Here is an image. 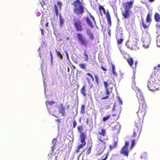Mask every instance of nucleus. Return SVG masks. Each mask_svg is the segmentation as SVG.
<instances>
[{"label":"nucleus","instance_id":"nucleus-1","mask_svg":"<svg viewBox=\"0 0 160 160\" xmlns=\"http://www.w3.org/2000/svg\"><path fill=\"white\" fill-rule=\"evenodd\" d=\"M46 103L49 113L56 117H58V114L56 112H58L54 109L56 105V102H54L53 101H47Z\"/></svg>","mask_w":160,"mask_h":160},{"label":"nucleus","instance_id":"nucleus-2","mask_svg":"<svg viewBox=\"0 0 160 160\" xmlns=\"http://www.w3.org/2000/svg\"><path fill=\"white\" fill-rule=\"evenodd\" d=\"M74 12L77 14H82L84 12L83 8L82 3L79 0H76L74 2Z\"/></svg>","mask_w":160,"mask_h":160},{"label":"nucleus","instance_id":"nucleus-3","mask_svg":"<svg viewBox=\"0 0 160 160\" xmlns=\"http://www.w3.org/2000/svg\"><path fill=\"white\" fill-rule=\"evenodd\" d=\"M141 98L142 105L141 106L140 103H139L140 106L138 111L137 112L138 117L140 118H141V117H143L144 116L147 107L143 99V97L142 96V98Z\"/></svg>","mask_w":160,"mask_h":160},{"label":"nucleus","instance_id":"nucleus-4","mask_svg":"<svg viewBox=\"0 0 160 160\" xmlns=\"http://www.w3.org/2000/svg\"><path fill=\"white\" fill-rule=\"evenodd\" d=\"M151 37L149 34L147 32L145 35V37L142 38L141 40L143 42V46L146 48H147L148 47L151 41Z\"/></svg>","mask_w":160,"mask_h":160},{"label":"nucleus","instance_id":"nucleus-5","mask_svg":"<svg viewBox=\"0 0 160 160\" xmlns=\"http://www.w3.org/2000/svg\"><path fill=\"white\" fill-rule=\"evenodd\" d=\"M148 87L149 90L154 91L160 89V78L158 79V82L155 84L148 83Z\"/></svg>","mask_w":160,"mask_h":160},{"label":"nucleus","instance_id":"nucleus-6","mask_svg":"<svg viewBox=\"0 0 160 160\" xmlns=\"http://www.w3.org/2000/svg\"><path fill=\"white\" fill-rule=\"evenodd\" d=\"M160 78L158 75V74L155 72L152 73L151 75L150 78L148 80V83L155 84L157 81H158V79Z\"/></svg>","mask_w":160,"mask_h":160},{"label":"nucleus","instance_id":"nucleus-7","mask_svg":"<svg viewBox=\"0 0 160 160\" xmlns=\"http://www.w3.org/2000/svg\"><path fill=\"white\" fill-rule=\"evenodd\" d=\"M137 42L136 41L131 42L129 43L128 41H127L126 43V45L127 47L131 49L137 50L139 48L137 46Z\"/></svg>","mask_w":160,"mask_h":160},{"label":"nucleus","instance_id":"nucleus-8","mask_svg":"<svg viewBox=\"0 0 160 160\" xmlns=\"http://www.w3.org/2000/svg\"><path fill=\"white\" fill-rule=\"evenodd\" d=\"M77 37L79 41L81 43V44L86 47L87 45V42L84 36L81 34L78 33L77 34Z\"/></svg>","mask_w":160,"mask_h":160},{"label":"nucleus","instance_id":"nucleus-9","mask_svg":"<svg viewBox=\"0 0 160 160\" xmlns=\"http://www.w3.org/2000/svg\"><path fill=\"white\" fill-rule=\"evenodd\" d=\"M99 9L101 13V14L102 12L103 13L106 14V17L107 19L108 24L111 25V17L109 13L108 12L106 13L105 10L103 7L102 5H100L99 7Z\"/></svg>","mask_w":160,"mask_h":160},{"label":"nucleus","instance_id":"nucleus-10","mask_svg":"<svg viewBox=\"0 0 160 160\" xmlns=\"http://www.w3.org/2000/svg\"><path fill=\"white\" fill-rule=\"evenodd\" d=\"M74 25L77 31H82V30L81 22L79 20L77 19L74 22Z\"/></svg>","mask_w":160,"mask_h":160},{"label":"nucleus","instance_id":"nucleus-11","mask_svg":"<svg viewBox=\"0 0 160 160\" xmlns=\"http://www.w3.org/2000/svg\"><path fill=\"white\" fill-rule=\"evenodd\" d=\"M134 2V0H131L127 2L126 3H124V6L125 7V9L130 11L131 8L132 7Z\"/></svg>","mask_w":160,"mask_h":160},{"label":"nucleus","instance_id":"nucleus-12","mask_svg":"<svg viewBox=\"0 0 160 160\" xmlns=\"http://www.w3.org/2000/svg\"><path fill=\"white\" fill-rule=\"evenodd\" d=\"M103 84L106 90V92L105 93L106 94V96L105 97L102 96L101 98L102 100L107 98L109 97V90L108 88V82L106 81H104Z\"/></svg>","mask_w":160,"mask_h":160},{"label":"nucleus","instance_id":"nucleus-13","mask_svg":"<svg viewBox=\"0 0 160 160\" xmlns=\"http://www.w3.org/2000/svg\"><path fill=\"white\" fill-rule=\"evenodd\" d=\"M66 108H65L62 104L61 105V106L59 107L58 108V110L59 111V114H61V116H62L63 117L66 116V113L65 112Z\"/></svg>","mask_w":160,"mask_h":160},{"label":"nucleus","instance_id":"nucleus-14","mask_svg":"<svg viewBox=\"0 0 160 160\" xmlns=\"http://www.w3.org/2000/svg\"><path fill=\"white\" fill-rule=\"evenodd\" d=\"M132 88L137 93V97H138V95H139L140 97L142 98L143 95L141 90L137 87L135 86H133V85H132Z\"/></svg>","mask_w":160,"mask_h":160},{"label":"nucleus","instance_id":"nucleus-15","mask_svg":"<svg viewBox=\"0 0 160 160\" xmlns=\"http://www.w3.org/2000/svg\"><path fill=\"white\" fill-rule=\"evenodd\" d=\"M120 153L125 156H128L129 153L128 148L123 147L121 149Z\"/></svg>","mask_w":160,"mask_h":160},{"label":"nucleus","instance_id":"nucleus-16","mask_svg":"<svg viewBox=\"0 0 160 160\" xmlns=\"http://www.w3.org/2000/svg\"><path fill=\"white\" fill-rule=\"evenodd\" d=\"M86 135L84 133H81L80 134V141L82 143H86L85 142Z\"/></svg>","mask_w":160,"mask_h":160},{"label":"nucleus","instance_id":"nucleus-17","mask_svg":"<svg viewBox=\"0 0 160 160\" xmlns=\"http://www.w3.org/2000/svg\"><path fill=\"white\" fill-rule=\"evenodd\" d=\"M125 11L123 12L122 15L124 17V18L126 19L128 18L129 16V12L130 10L126 9H125Z\"/></svg>","mask_w":160,"mask_h":160},{"label":"nucleus","instance_id":"nucleus-18","mask_svg":"<svg viewBox=\"0 0 160 160\" xmlns=\"http://www.w3.org/2000/svg\"><path fill=\"white\" fill-rule=\"evenodd\" d=\"M154 19L156 22H160V15L158 13H156L154 16Z\"/></svg>","mask_w":160,"mask_h":160},{"label":"nucleus","instance_id":"nucleus-19","mask_svg":"<svg viewBox=\"0 0 160 160\" xmlns=\"http://www.w3.org/2000/svg\"><path fill=\"white\" fill-rule=\"evenodd\" d=\"M59 18L60 25V27H62L64 23V20L63 18L61 16V14H60L59 15Z\"/></svg>","mask_w":160,"mask_h":160},{"label":"nucleus","instance_id":"nucleus-20","mask_svg":"<svg viewBox=\"0 0 160 160\" xmlns=\"http://www.w3.org/2000/svg\"><path fill=\"white\" fill-rule=\"evenodd\" d=\"M57 142V140L56 138H54L52 141V144L53 146L51 147L52 151L53 152L55 149L54 146Z\"/></svg>","mask_w":160,"mask_h":160},{"label":"nucleus","instance_id":"nucleus-21","mask_svg":"<svg viewBox=\"0 0 160 160\" xmlns=\"http://www.w3.org/2000/svg\"><path fill=\"white\" fill-rule=\"evenodd\" d=\"M127 60L130 66L133 65V59L129 57L127 59Z\"/></svg>","mask_w":160,"mask_h":160},{"label":"nucleus","instance_id":"nucleus-22","mask_svg":"<svg viewBox=\"0 0 160 160\" xmlns=\"http://www.w3.org/2000/svg\"><path fill=\"white\" fill-rule=\"evenodd\" d=\"M87 34L89 37V38L91 40H93V36L92 34L91 33L90 31L88 30L87 31Z\"/></svg>","mask_w":160,"mask_h":160},{"label":"nucleus","instance_id":"nucleus-23","mask_svg":"<svg viewBox=\"0 0 160 160\" xmlns=\"http://www.w3.org/2000/svg\"><path fill=\"white\" fill-rule=\"evenodd\" d=\"M141 24L142 26V27L145 28L146 29L148 28L149 25V24L148 25L145 24L144 22V19L142 18L141 19Z\"/></svg>","mask_w":160,"mask_h":160},{"label":"nucleus","instance_id":"nucleus-24","mask_svg":"<svg viewBox=\"0 0 160 160\" xmlns=\"http://www.w3.org/2000/svg\"><path fill=\"white\" fill-rule=\"evenodd\" d=\"M112 128L113 130H118L120 128V125L119 123L116 122L115 126L113 127H112Z\"/></svg>","mask_w":160,"mask_h":160},{"label":"nucleus","instance_id":"nucleus-25","mask_svg":"<svg viewBox=\"0 0 160 160\" xmlns=\"http://www.w3.org/2000/svg\"><path fill=\"white\" fill-rule=\"evenodd\" d=\"M81 93L84 96H86V94L85 93V86L84 85L82 88V89L81 90Z\"/></svg>","mask_w":160,"mask_h":160},{"label":"nucleus","instance_id":"nucleus-26","mask_svg":"<svg viewBox=\"0 0 160 160\" xmlns=\"http://www.w3.org/2000/svg\"><path fill=\"white\" fill-rule=\"evenodd\" d=\"M151 21V17L149 13H148L147 15L146 18V22L147 23H148L149 22H150Z\"/></svg>","mask_w":160,"mask_h":160},{"label":"nucleus","instance_id":"nucleus-27","mask_svg":"<svg viewBox=\"0 0 160 160\" xmlns=\"http://www.w3.org/2000/svg\"><path fill=\"white\" fill-rule=\"evenodd\" d=\"M56 51L57 56L60 59H62L63 58V56L62 54L61 53V52L59 51H58L57 50H56Z\"/></svg>","mask_w":160,"mask_h":160},{"label":"nucleus","instance_id":"nucleus-28","mask_svg":"<svg viewBox=\"0 0 160 160\" xmlns=\"http://www.w3.org/2000/svg\"><path fill=\"white\" fill-rule=\"evenodd\" d=\"M48 0H39V3L42 6L44 5L46 3Z\"/></svg>","mask_w":160,"mask_h":160},{"label":"nucleus","instance_id":"nucleus-29","mask_svg":"<svg viewBox=\"0 0 160 160\" xmlns=\"http://www.w3.org/2000/svg\"><path fill=\"white\" fill-rule=\"evenodd\" d=\"M86 79L88 81V83L89 84L90 88H92L93 87V84L91 82H90V80L89 78L87 77Z\"/></svg>","mask_w":160,"mask_h":160},{"label":"nucleus","instance_id":"nucleus-30","mask_svg":"<svg viewBox=\"0 0 160 160\" xmlns=\"http://www.w3.org/2000/svg\"><path fill=\"white\" fill-rule=\"evenodd\" d=\"M86 21L88 25L90 27H92V23L90 19L89 18H86Z\"/></svg>","mask_w":160,"mask_h":160},{"label":"nucleus","instance_id":"nucleus-31","mask_svg":"<svg viewBox=\"0 0 160 160\" xmlns=\"http://www.w3.org/2000/svg\"><path fill=\"white\" fill-rule=\"evenodd\" d=\"M98 140H99L101 142H103L104 144H105V142H104V141L105 139H104L102 137H101V136H98Z\"/></svg>","mask_w":160,"mask_h":160},{"label":"nucleus","instance_id":"nucleus-32","mask_svg":"<svg viewBox=\"0 0 160 160\" xmlns=\"http://www.w3.org/2000/svg\"><path fill=\"white\" fill-rule=\"evenodd\" d=\"M157 44L158 47H160V35L158 36L157 39Z\"/></svg>","mask_w":160,"mask_h":160},{"label":"nucleus","instance_id":"nucleus-33","mask_svg":"<svg viewBox=\"0 0 160 160\" xmlns=\"http://www.w3.org/2000/svg\"><path fill=\"white\" fill-rule=\"evenodd\" d=\"M54 9L56 13V14L57 16H58V7L56 5H54Z\"/></svg>","mask_w":160,"mask_h":160},{"label":"nucleus","instance_id":"nucleus-34","mask_svg":"<svg viewBox=\"0 0 160 160\" xmlns=\"http://www.w3.org/2000/svg\"><path fill=\"white\" fill-rule=\"evenodd\" d=\"M99 134L104 137L105 135V130L103 129L102 130L101 132H98Z\"/></svg>","mask_w":160,"mask_h":160},{"label":"nucleus","instance_id":"nucleus-35","mask_svg":"<svg viewBox=\"0 0 160 160\" xmlns=\"http://www.w3.org/2000/svg\"><path fill=\"white\" fill-rule=\"evenodd\" d=\"M111 117V116L110 115H107L106 117H103L102 119V121L104 122H105L109 118Z\"/></svg>","mask_w":160,"mask_h":160},{"label":"nucleus","instance_id":"nucleus-36","mask_svg":"<svg viewBox=\"0 0 160 160\" xmlns=\"http://www.w3.org/2000/svg\"><path fill=\"white\" fill-rule=\"evenodd\" d=\"M117 146V142L114 141L113 144V146H112L111 145H110V148L111 149H112V148H116Z\"/></svg>","mask_w":160,"mask_h":160},{"label":"nucleus","instance_id":"nucleus-37","mask_svg":"<svg viewBox=\"0 0 160 160\" xmlns=\"http://www.w3.org/2000/svg\"><path fill=\"white\" fill-rule=\"evenodd\" d=\"M86 144V143H82L81 144L79 145L78 148V150H79L82 148Z\"/></svg>","mask_w":160,"mask_h":160},{"label":"nucleus","instance_id":"nucleus-38","mask_svg":"<svg viewBox=\"0 0 160 160\" xmlns=\"http://www.w3.org/2000/svg\"><path fill=\"white\" fill-rule=\"evenodd\" d=\"M79 66L82 69H85L86 68V65L85 64L82 63L79 64Z\"/></svg>","mask_w":160,"mask_h":160},{"label":"nucleus","instance_id":"nucleus-39","mask_svg":"<svg viewBox=\"0 0 160 160\" xmlns=\"http://www.w3.org/2000/svg\"><path fill=\"white\" fill-rule=\"evenodd\" d=\"M85 106L84 105H82L81 107V113L82 114L85 112Z\"/></svg>","mask_w":160,"mask_h":160},{"label":"nucleus","instance_id":"nucleus-40","mask_svg":"<svg viewBox=\"0 0 160 160\" xmlns=\"http://www.w3.org/2000/svg\"><path fill=\"white\" fill-rule=\"evenodd\" d=\"M147 154L146 153L144 152L142 154L141 156V158H143L144 159H146L147 158Z\"/></svg>","mask_w":160,"mask_h":160},{"label":"nucleus","instance_id":"nucleus-41","mask_svg":"<svg viewBox=\"0 0 160 160\" xmlns=\"http://www.w3.org/2000/svg\"><path fill=\"white\" fill-rule=\"evenodd\" d=\"M131 143L132 145L131 147V149H132L134 146L135 144V139H132L131 140Z\"/></svg>","mask_w":160,"mask_h":160},{"label":"nucleus","instance_id":"nucleus-42","mask_svg":"<svg viewBox=\"0 0 160 160\" xmlns=\"http://www.w3.org/2000/svg\"><path fill=\"white\" fill-rule=\"evenodd\" d=\"M41 48L40 47L38 49V53L39 55L40 58L41 59L42 58V54H41Z\"/></svg>","mask_w":160,"mask_h":160},{"label":"nucleus","instance_id":"nucleus-43","mask_svg":"<svg viewBox=\"0 0 160 160\" xmlns=\"http://www.w3.org/2000/svg\"><path fill=\"white\" fill-rule=\"evenodd\" d=\"M95 78L96 82L97 83L98 85L99 84V83H98L99 77H98L97 75H95Z\"/></svg>","mask_w":160,"mask_h":160},{"label":"nucleus","instance_id":"nucleus-44","mask_svg":"<svg viewBox=\"0 0 160 160\" xmlns=\"http://www.w3.org/2000/svg\"><path fill=\"white\" fill-rule=\"evenodd\" d=\"M123 39L122 38H120L118 40V43L119 45L120 44L122 43L123 41Z\"/></svg>","mask_w":160,"mask_h":160},{"label":"nucleus","instance_id":"nucleus-45","mask_svg":"<svg viewBox=\"0 0 160 160\" xmlns=\"http://www.w3.org/2000/svg\"><path fill=\"white\" fill-rule=\"evenodd\" d=\"M82 126H79V127H78V130L79 132H80L81 133H82Z\"/></svg>","mask_w":160,"mask_h":160},{"label":"nucleus","instance_id":"nucleus-46","mask_svg":"<svg viewBox=\"0 0 160 160\" xmlns=\"http://www.w3.org/2000/svg\"><path fill=\"white\" fill-rule=\"evenodd\" d=\"M50 56H51V64H52L53 63V56L52 54V52H50Z\"/></svg>","mask_w":160,"mask_h":160},{"label":"nucleus","instance_id":"nucleus-47","mask_svg":"<svg viewBox=\"0 0 160 160\" xmlns=\"http://www.w3.org/2000/svg\"><path fill=\"white\" fill-rule=\"evenodd\" d=\"M65 52L66 53V56L67 59L69 61H70L69 55L68 54V53L67 52V51H65Z\"/></svg>","mask_w":160,"mask_h":160},{"label":"nucleus","instance_id":"nucleus-48","mask_svg":"<svg viewBox=\"0 0 160 160\" xmlns=\"http://www.w3.org/2000/svg\"><path fill=\"white\" fill-rule=\"evenodd\" d=\"M129 144V143L128 142H126L125 145L123 147H125L126 148H128Z\"/></svg>","mask_w":160,"mask_h":160},{"label":"nucleus","instance_id":"nucleus-49","mask_svg":"<svg viewBox=\"0 0 160 160\" xmlns=\"http://www.w3.org/2000/svg\"><path fill=\"white\" fill-rule=\"evenodd\" d=\"M77 125V122L75 120H74L73 124V127L75 128Z\"/></svg>","mask_w":160,"mask_h":160},{"label":"nucleus","instance_id":"nucleus-50","mask_svg":"<svg viewBox=\"0 0 160 160\" xmlns=\"http://www.w3.org/2000/svg\"><path fill=\"white\" fill-rule=\"evenodd\" d=\"M58 5L59 7L60 8L62 5V2H61L59 1L57 2Z\"/></svg>","mask_w":160,"mask_h":160},{"label":"nucleus","instance_id":"nucleus-51","mask_svg":"<svg viewBox=\"0 0 160 160\" xmlns=\"http://www.w3.org/2000/svg\"><path fill=\"white\" fill-rule=\"evenodd\" d=\"M84 59L85 61H88V55H86L84 57Z\"/></svg>","mask_w":160,"mask_h":160},{"label":"nucleus","instance_id":"nucleus-52","mask_svg":"<svg viewBox=\"0 0 160 160\" xmlns=\"http://www.w3.org/2000/svg\"><path fill=\"white\" fill-rule=\"evenodd\" d=\"M156 27L157 29H160V24L159 23H157L156 25Z\"/></svg>","mask_w":160,"mask_h":160},{"label":"nucleus","instance_id":"nucleus-53","mask_svg":"<svg viewBox=\"0 0 160 160\" xmlns=\"http://www.w3.org/2000/svg\"><path fill=\"white\" fill-rule=\"evenodd\" d=\"M118 100L119 102L121 104V105H122V101L121 99L119 97L118 98Z\"/></svg>","mask_w":160,"mask_h":160},{"label":"nucleus","instance_id":"nucleus-54","mask_svg":"<svg viewBox=\"0 0 160 160\" xmlns=\"http://www.w3.org/2000/svg\"><path fill=\"white\" fill-rule=\"evenodd\" d=\"M112 74H113V75H115V76H116L117 75V73L116 72V71H115V70H112Z\"/></svg>","mask_w":160,"mask_h":160},{"label":"nucleus","instance_id":"nucleus-55","mask_svg":"<svg viewBox=\"0 0 160 160\" xmlns=\"http://www.w3.org/2000/svg\"><path fill=\"white\" fill-rule=\"evenodd\" d=\"M135 72H134V71H133V75L132 76V80H134V79L135 78Z\"/></svg>","mask_w":160,"mask_h":160},{"label":"nucleus","instance_id":"nucleus-56","mask_svg":"<svg viewBox=\"0 0 160 160\" xmlns=\"http://www.w3.org/2000/svg\"><path fill=\"white\" fill-rule=\"evenodd\" d=\"M135 84H136V82H135V81L134 80H132V85H133V86H135Z\"/></svg>","mask_w":160,"mask_h":160},{"label":"nucleus","instance_id":"nucleus-57","mask_svg":"<svg viewBox=\"0 0 160 160\" xmlns=\"http://www.w3.org/2000/svg\"><path fill=\"white\" fill-rule=\"evenodd\" d=\"M112 70H115V67L114 65H112Z\"/></svg>","mask_w":160,"mask_h":160},{"label":"nucleus","instance_id":"nucleus-58","mask_svg":"<svg viewBox=\"0 0 160 160\" xmlns=\"http://www.w3.org/2000/svg\"><path fill=\"white\" fill-rule=\"evenodd\" d=\"M87 75L88 76H89L90 78H91V77H92V75L89 73H88L87 74Z\"/></svg>","mask_w":160,"mask_h":160},{"label":"nucleus","instance_id":"nucleus-59","mask_svg":"<svg viewBox=\"0 0 160 160\" xmlns=\"http://www.w3.org/2000/svg\"><path fill=\"white\" fill-rule=\"evenodd\" d=\"M43 83H44V91H45V93H46V88H45V82L44 81H43Z\"/></svg>","mask_w":160,"mask_h":160},{"label":"nucleus","instance_id":"nucleus-60","mask_svg":"<svg viewBox=\"0 0 160 160\" xmlns=\"http://www.w3.org/2000/svg\"><path fill=\"white\" fill-rule=\"evenodd\" d=\"M101 68L103 70H104V71H106L107 70V69H105V68H104L103 67H102V66L101 67Z\"/></svg>","mask_w":160,"mask_h":160},{"label":"nucleus","instance_id":"nucleus-61","mask_svg":"<svg viewBox=\"0 0 160 160\" xmlns=\"http://www.w3.org/2000/svg\"><path fill=\"white\" fill-rule=\"evenodd\" d=\"M40 30H41V33H42V35H43L44 33H43V29H41V28L40 29Z\"/></svg>","mask_w":160,"mask_h":160},{"label":"nucleus","instance_id":"nucleus-62","mask_svg":"<svg viewBox=\"0 0 160 160\" xmlns=\"http://www.w3.org/2000/svg\"><path fill=\"white\" fill-rule=\"evenodd\" d=\"M136 135V132L134 131L133 132V137H134Z\"/></svg>","mask_w":160,"mask_h":160},{"label":"nucleus","instance_id":"nucleus-63","mask_svg":"<svg viewBox=\"0 0 160 160\" xmlns=\"http://www.w3.org/2000/svg\"><path fill=\"white\" fill-rule=\"evenodd\" d=\"M92 19V20L94 21V22L95 23V19H94V17H93V16H92V18H91Z\"/></svg>","mask_w":160,"mask_h":160},{"label":"nucleus","instance_id":"nucleus-64","mask_svg":"<svg viewBox=\"0 0 160 160\" xmlns=\"http://www.w3.org/2000/svg\"><path fill=\"white\" fill-rule=\"evenodd\" d=\"M107 157H108V155H107L106 156L105 158L102 159V160H106V159L107 158Z\"/></svg>","mask_w":160,"mask_h":160}]
</instances>
